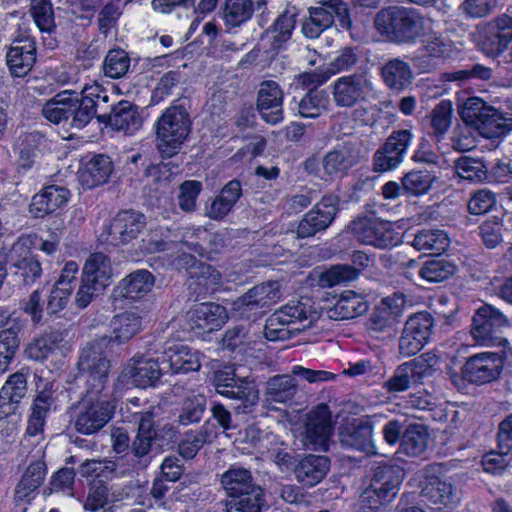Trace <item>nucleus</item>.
I'll return each mask as SVG.
<instances>
[{"instance_id":"nucleus-19","label":"nucleus","mask_w":512,"mask_h":512,"mask_svg":"<svg viewBox=\"0 0 512 512\" xmlns=\"http://www.w3.org/2000/svg\"><path fill=\"white\" fill-rule=\"evenodd\" d=\"M512 42V17L502 15L488 22L482 32L481 51L489 57L502 54Z\"/></svg>"},{"instance_id":"nucleus-59","label":"nucleus","mask_w":512,"mask_h":512,"mask_svg":"<svg viewBox=\"0 0 512 512\" xmlns=\"http://www.w3.org/2000/svg\"><path fill=\"white\" fill-rule=\"evenodd\" d=\"M455 170L459 178L469 181H482L486 178L484 164L475 158L463 156L455 163Z\"/></svg>"},{"instance_id":"nucleus-52","label":"nucleus","mask_w":512,"mask_h":512,"mask_svg":"<svg viewBox=\"0 0 512 512\" xmlns=\"http://www.w3.org/2000/svg\"><path fill=\"white\" fill-rule=\"evenodd\" d=\"M456 272L454 262L447 259H433L425 263L419 275L428 282H442Z\"/></svg>"},{"instance_id":"nucleus-9","label":"nucleus","mask_w":512,"mask_h":512,"mask_svg":"<svg viewBox=\"0 0 512 512\" xmlns=\"http://www.w3.org/2000/svg\"><path fill=\"white\" fill-rule=\"evenodd\" d=\"M508 324L507 317L491 305L480 307L472 320L470 334L479 346H495L508 343L498 335Z\"/></svg>"},{"instance_id":"nucleus-53","label":"nucleus","mask_w":512,"mask_h":512,"mask_svg":"<svg viewBox=\"0 0 512 512\" xmlns=\"http://www.w3.org/2000/svg\"><path fill=\"white\" fill-rule=\"evenodd\" d=\"M492 106L488 105L479 97H469L458 105V111L461 119L471 127H475L478 121L489 111Z\"/></svg>"},{"instance_id":"nucleus-38","label":"nucleus","mask_w":512,"mask_h":512,"mask_svg":"<svg viewBox=\"0 0 512 512\" xmlns=\"http://www.w3.org/2000/svg\"><path fill=\"white\" fill-rule=\"evenodd\" d=\"M82 278L105 290L112 281L110 259L103 253L91 254L84 264Z\"/></svg>"},{"instance_id":"nucleus-50","label":"nucleus","mask_w":512,"mask_h":512,"mask_svg":"<svg viewBox=\"0 0 512 512\" xmlns=\"http://www.w3.org/2000/svg\"><path fill=\"white\" fill-rule=\"evenodd\" d=\"M453 105L449 100L440 101L430 113V126L437 140L443 139L451 127Z\"/></svg>"},{"instance_id":"nucleus-2","label":"nucleus","mask_w":512,"mask_h":512,"mask_svg":"<svg viewBox=\"0 0 512 512\" xmlns=\"http://www.w3.org/2000/svg\"><path fill=\"white\" fill-rule=\"evenodd\" d=\"M374 22L379 33L397 43H414L425 35L429 24L417 10L399 6L382 9Z\"/></svg>"},{"instance_id":"nucleus-11","label":"nucleus","mask_w":512,"mask_h":512,"mask_svg":"<svg viewBox=\"0 0 512 512\" xmlns=\"http://www.w3.org/2000/svg\"><path fill=\"white\" fill-rule=\"evenodd\" d=\"M353 231L360 242L377 248H389L401 243V235L395 231L393 224L379 218H359L353 223Z\"/></svg>"},{"instance_id":"nucleus-46","label":"nucleus","mask_w":512,"mask_h":512,"mask_svg":"<svg viewBox=\"0 0 512 512\" xmlns=\"http://www.w3.org/2000/svg\"><path fill=\"white\" fill-rule=\"evenodd\" d=\"M357 162L356 157L349 149L333 150L323 159V168L330 177L345 175Z\"/></svg>"},{"instance_id":"nucleus-63","label":"nucleus","mask_w":512,"mask_h":512,"mask_svg":"<svg viewBox=\"0 0 512 512\" xmlns=\"http://www.w3.org/2000/svg\"><path fill=\"white\" fill-rule=\"evenodd\" d=\"M32 17L41 31H51L54 27L52 5L49 0H32Z\"/></svg>"},{"instance_id":"nucleus-40","label":"nucleus","mask_w":512,"mask_h":512,"mask_svg":"<svg viewBox=\"0 0 512 512\" xmlns=\"http://www.w3.org/2000/svg\"><path fill=\"white\" fill-rule=\"evenodd\" d=\"M109 124L114 130L134 134L142 126L137 107L128 101H120L109 116Z\"/></svg>"},{"instance_id":"nucleus-26","label":"nucleus","mask_w":512,"mask_h":512,"mask_svg":"<svg viewBox=\"0 0 512 512\" xmlns=\"http://www.w3.org/2000/svg\"><path fill=\"white\" fill-rule=\"evenodd\" d=\"M70 196V191L63 186H47L32 197L29 212L34 217H44L65 207Z\"/></svg>"},{"instance_id":"nucleus-56","label":"nucleus","mask_w":512,"mask_h":512,"mask_svg":"<svg viewBox=\"0 0 512 512\" xmlns=\"http://www.w3.org/2000/svg\"><path fill=\"white\" fill-rule=\"evenodd\" d=\"M154 437L152 416L147 413L140 420L138 434L132 445L133 453L138 457L147 455Z\"/></svg>"},{"instance_id":"nucleus-41","label":"nucleus","mask_w":512,"mask_h":512,"mask_svg":"<svg viewBox=\"0 0 512 512\" xmlns=\"http://www.w3.org/2000/svg\"><path fill=\"white\" fill-rule=\"evenodd\" d=\"M240 196V182L236 180L230 181L206 208V216L214 220L224 218L230 212Z\"/></svg>"},{"instance_id":"nucleus-64","label":"nucleus","mask_w":512,"mask_h":512,"mask_svg":"<svg viewBox=\"0 0 512 512\" xmlns=\"http://www.w3.org/2000/svg\"><path fill=\"white\" fill-rule=\"evenodd\" d=\"M202 190L201 182L187 180L179 187L178 204L181 210L191 212L196 207L197 198Z\"/></svg>"},{"instance_id":"nucleus-21","label":"nucleus","mask_w":512,"mask_h":512,"mask_svg":"<svg viewBox=\"0 0 512 512\" xmlns=\"http://www.w3.org/2000/svg\"><path fill=\"white\" fill-rule=\"evenodd\" d=\"M111 325L114 334L113 338L100 337L88 343L84 348L95 345L96 350L101 352V356L107 359L104 356V348L111 342L120 344L136 335L142 329V318L135 312H125L115 316Z\"/></svg>"},{"instance_id":"nucleus-36","label":"nucleus","mask_w":512,"mask_h":512,"mask_svg":"<svg viewBox=\"0 0 512 512\" xmlns=\"http://www.w3.org/2000/svg\"><path fill=\"white\" fill-rule=\"evenodd\" d=\"M329 467L327 457L308 455L295 466V477L299 483L311 487L322 481Z\"/></svg>"},{"instance_id":"nucleus-1","label":"nucleus","mask_w":512,"mask_h":512,"mask_svg":"<svg viewBox=\"0 0 512 512\" xmlns=\"http://www.w3.org/2000/svg\"><path fill=\"white\" fill-rule=\"evenodd\" d=\"M78 366L87 374L88 389L79 404L75 428L82 434L90 435L105 426L115 410L114 403L104 392L110 362L101 356L95 345H91L82 349Z\"/></svg>"},{"instance_id":"nucleus-25","label":"nucleus","mask_w":512,"mask_h":512,"mask_svg":"<svg viewBox=\"0 0 512 512\" xmlns=\"http://www.w3.org/2000/svg\"><path fill=\"white\" fill-rule=\"evenodd\" d=\"M77 93L64 90L48 100L42 109L43 116L54 124H59L71 118V125L78 128L76 123Z\"/></svg>"},{"instance_id":"nucleus-54","label":"nucleus","mask_w":512,"mask_h":512,"mask_svg":"<svg viewBox=\"0 0 512 512\" xmlns=\"http://www.w3.org/2000/svg\"><path fill=\"white\" fill-rule=\"evenodd\" d=\"M252 13L251 0H226L224 21L227 26L237 27L248 21Z\"/></svg>"},{"instance_id":"nucleus-32","label":"nucleus","mask_w":512,"mask_h":512,"mask_svg":"<svg viewBox=\"0 0 512 512\" xmlns=\"http://www.w3.org/2000/svg\"><path fill=\"white\" fill-rule=\"evenodd\" d=\"M45 473L44 464L41 462L32 463L27 467L15 487L14 501L17 505H27L36 497Z\"/></svg>"},{"instance_id":"nucleus-29","label":"nucleus","mask_w":512,"mask_h":512,"mask_svg":"<svg viewBox=\"0 0 512 512\" xmlns=\"http://www.w3.org/2000/svg\"><path fill=\"white\" fill-rule=\"evenodd\" d=\"M108 101L106 90L96 81L86 83L81 94L77 93L78 112L76 113V123L78 129L83 128L96 114V106L98 102Z\"/></svg>"},{"instance_id":"nucleus-8","label":"nucleus","mask_w":512,"mask_h":512,"mask_svg":"<svg viewBox=\"0 0 512 512\" xmlns=\"http://www.w3.org/2000/svg\"><path fill=\"white\" fill-rule=\"evenodd\" d=\"M162 355H135L122 370L118 382L129 388H147L155 386L161 376L166 373V366L161 364Z\"/></svg>"},{"instance_id":"nucleus-39","label":"nucleus","mask_w":512,"mask_h":512,"mask_svg":"<svg viewBox=\"0 0 512 512\" xmlns=\"http://www.w3.org/2000/svg\"><path fill=\"white\" fill-rule=\"evenodd\" d=\"M511 128V115L492 107L491 111L485 114L473 129L483 138L498 139L505 136Z\"/></svg>"},{"instance_id":"nucleus-3","label":"nucleus","mask_w":512,"mask_h":512,"mask_svg":"<svg viewBox=\"0 0 512 512\" xmlns=\"http://www.w3.org/2000/svg\"><path fill=\"white\" fill-rule=\"evenodd\" d=\"M308 299L290 302L276 310L267 320L264 333L269 341H284L310 328L320 313L313 309Z\"/></svg>"},{"instance_id":"nucleus-4","label":"nucleus","mask_w":512,"mask_h":512,"mask_svg":"<svg viewBox=\"0 0 512 512\" xmlns=\"http://www.w3.org/2000/svg\"><path fill=\"white\" fill-rule=\"evenodd\" d=\"M403 475L399 466L377 467L370 485L360 495L357 504L359 512H383L398 494Z\"/></svg>"},{"instance_id":"nucleus-30","label":"nucleus","mask_w":512,"mask_h":512,"mask_svg":"<svg viewBox=\"0 0 512 512\" xmlns=\"http://www.w3.org/2000/svg\"><path fill=\"white\" fill-rule=\"evenodd\" d=\"M35 60L36 47L30 38L14 41L7 53V64L16 77L25 76L33 67Z\"/></svg>"},{"instance_id":"nucleus-37","label":"nucleus","mask_w":512,"mask_h":512,"mask_svg":"<svg viewBox=\"0 0 512 512\" xmlns=\"http://www.w3.org/2000/svg\"><path fill=\"white\" fill-rule=\"evenodd\" d=\"M155 278L148 270H137L123 278L116 291L123 297L139 299L147 295L153 288Z\"/></svg>"},{"instance_id":"nucleus-22","label":"nucleus","mask_w":512,"mask_h":512,"mask_svg":"<svg viewBox=\"0 0 512 512\" xmlns=\"http://www.w3.org/2000/svg\"><path fill=\"white\" fill-rule=\"evenodd\" d=\"M257 108L261 118L269 124L275 125L283 120V92L275 81L261 83Z\"/></svg>"},{"instance_id":"nucleus-34","label":"nucleus","mask_w":512,"mask_h":512,"mask_svg":"<svg viewBox=\"0 0 512 512\" xmlns=\"http://www.w3.org/2000/svg\"><path fill=\"white\" fill-rule=\"evenodd\" d=\"M171 264L177 269H198V273L191 271V276H197L198 283L203 285L206 290L214 291L223 283L222 275L219 271L209 265H197L195 257L190 253L186 254L183 252L182 255L175 257Z\"/></svg>"},{"instance_id":"nucleus-14","label":"nucleus","mask_w":512,"mask_h":512,"mask_svg":"<svg viewBox=\"0 0 512 512\" xmlns=\"http://www.w3.org/2000/svg\"><path fill=\"white\" fill-rule=\"evenodd\" d=\"M281 285L278 281H268L255 285L232 303V309L240 316L258 309H267L282 298Z\"/></svg>"},{"instance_id":"nucleus-58","label":"nucleus","mask_w":512,"mask_h":512,"mask_svg":"<svg viewBox=\"0 0 512 512\" xmlns=\"http://www.w3.org/2000/svg\"><path fill=\"white\" fill-rule=\"evenodd\" d=\"M129 66L130 59L125 51L111 50L105 57L103 72L110 78H120L127 73Z\"/></svg>"},{"instance_id":"nucleus-55","label":"nucleus","mask_w":512,"mask_h":512,"mask_svg":"<svg viewBox=\"0 0 512 512\" xmlns=\"http://www.w3.org/2000/svg\"><path fill=\"white\" fill-rule=\"evenodd\" d=\"M294 388L295 383L291 376L278 375L268 381L266 395L271 401L283 403L293 396Z\"/></svg>"},{"instance_id":"nucleus-5","label":"nucleus","mask_w":512,"mask_h":512,"mask_svg":"<svg viewBox=\"0 0 512 512\" xmlns=\"http://www.w3.org/2000/svg\"><path fill=\"white\" fill-rule=\"evenodd\" d=\"M156 145L164 157L176 155L191 131V120L181 105L167 107L155 124Z\"/></svg>"},{"instance_id":"nucleus-61","label":"nucleus","mask_w":512,"mask_h":512,"mask_svg":"<svg viewBox=\"0 0 512 512\" xmlns=\"http://www.w3.org/2000/svg\"><path fill=\"white\" fill-rule=\"evenodd\" d=\"M357 278L356 267L349 265H335L324 271L320 276V284L332 287Z\"/></svg>"},{"instance_id":"nucleus-12","label":"nucleus","mask_w":512,"mask_h":512,"mask_svg":"<svg viewBox=\"0 0 512 512\" xmlns=\"http://www.w3.org/2000/svg\"><path fill=\"white\" fill-rule=\"evenodd\" d=\"M332 435L331 415L326 405H318L306 415L301 441L307 449L327 450Z\"/></svg>"},{"instance_id":"nucleus-49","label":"nucleus","mask_w":512,"mask_h":512,"mask_svg":"<svg viewBox=\"0 0 512 512\" xmlns=\"http://www.w3.org/2000/svg\"><path fill=\"white\" fill-rule=\"evenodd\" d=\"M422 495L436 505L447 506L454 502L451 484L438 477H431L427 480L422 488Z\"/></svg>"},{"instance_id":"nucleus-24","label":"nucleus","mask_w":512,"mask_h":512,"mask_svg":"<svg viewBox=\"0 0 512 512\" xmlns=\"http://www.w3.org/2000/svg\"><path fill=\"white\" fill-rule=\"evenodd\" d=\"M201 360L202 355L198 350L176 343L164 351L161 364L166 366V372L187 373L199 370Z\"/></svg>"},{"instance_id":"nucleus-60","label":"nucleus","mask_w":512,"mask_h":512,"mask_svg":"<svg viewBox=\"0 0 512 512\" xmlns=\"http://www.w3.org/2000/svg\"><path fill=\"white\" fill-rule=\"evenodd\" d=\"M433 326L432 318L427 313H417L411 316L405 323L404 331L417 337L422 343L427 344Z\"/></svg>"},{"instance_id":"nucleus-43","label":"nucleus","mask_w":512,"mask_h":512,"mask_svg":"<svg viewBox=\"0 0 512 512\" xmlns=\"http://www.w3.org/2000/svg\"><path fill=\"white\" fill-rule=\"evenodd\" d=\"M450 244L447 233L440 229H423L419 231L412 242L418 251L439 254L444 252Z\"/></svg>"},{"instance_id":"nucleus-27","label":"nucleus","mask_w":512,"mask_h":512,"mask_svg":"<svg viewBox=\"0 0 512 512\" xmlns=\"http://www.w3.org/2000/svg\"><path fill=\"white\" fill-rule=\"evenodd\" d=\"M498 447L499 453L492 451L482 458V466L487 473L498 474L508 466L506 455L512 450V414L499 426Z\"/></svg>"},{"instance_id":"nucleus-48","label":"nucleus","mask_w":512,"mask_h":512,"mask_svg":"<svg viewBox=\"0 0 512 512\" xmlns=\"http://www.w3.org/2000/svg\"><path fill=\"white\" fill-rule=\"evenodd\" d=\"M329 98L323 90L311 89L297 103L298 113L305 118H317L327 111Z\"/></svg>"},{"instance_id":"nucleus-28","label":"nucleus","mask_w":512,"mask_h":512,"mask_svg":"<svg viewBox=\"0 0 512 512\" xmlns=\"http://www.w3.org/2000/svg\"><path fill=\"white\" fill-rule=\"evenodd\" d=\"M192 327L204 332L220 329L227 321L228 314L225 307L216 303H200L189 311Z\"/></svg>"},{"instance_id":"nucleus-33","label":"nucleus","mask_w":512,"mask_h":512,"mask_svg":"<svg viewBox=\"0 0 512 512\" xmlns=\"http://www.w3.org/2000/svg\"><path fill=\"white\" fill-rule=\"evenodd\" d=\"M112 171L111 159L105 155H96L81 166L78 179L83 188L90 189L106 183Z\"/></svg>"},{"instance_id":"nucleus-23","label":"nucleus","mask_w":512,"mask_h":512,"mask_svg":"<svg viewBox=\"0 0 512 512\" xmlns=\"http://www.w3.org/2000/svg\"><path fill=\"white\" fill-rule=\"evenodd\" d=\"M145 224V217L141 213L121 212L112 221L107 229V237L104 239L112 245L129 243L136 238Z\"/></svg>"},{"instance_id":"nucleus-51","label":"nucleus","mask_w":512,"mask_h":512,"mask_svg":"<svg viewBox=\"0 0 512 512\" xmlns=\"http://www.w3.org/2000/svg\"><path fill=\"white\" fill-rule=\"evenodd\" d=\"M435 177L426 170H412L402 178V187L408 195L422 196L429 192Z\"/></svg>"},{"instance_id":"nucleus-20","label":"nucleus","mask_w":512,"mask_h":512,"mask_svg":"<svg viewBox=\"0 0 512 512\" xmlns=\"http://www.w3.org/2000/svg\"><path fill=\"white\" fill-rule=\"evenodd\" d=\"M412 140L409 130L393 133L374 155V170L387 172L397 168L403 161L404 155Z\"/></svg>"},{"instance_id":"nucleus-15","label":"nucleus","mask_w":512,"mask_h":512,"mask_svg":"<svg viewBox=\"0 0 512 512\" xmlns=\"http://www.w3.org/2000/svg\"><path fill=\"white\" fill-rule=\"evenodd\" d=\"M213 383L219 394L242 400L245 408L255 405L258 401V390L254 383L247 378L236 381L235 372L231 366L217 370L214 373Z\"/></svg>"},{"instance_id":"nucleus-16","label":"nucleus","mask_w":512,"mask_h":512,"mask_svg":"<svg viewBox=\"0 0 512 512\" xmlns=\"http://www.w3.org/2000/svg\"><path fill=\"white\" fill-rule=\"evenodd\" d=\"M71 351V345L61 333L51 332L34 338L26 347L25 355L34 361L60 362Z\"/></svg>"},{"instance_id":"nucleus-31","label":"nucleus","mask_w":512,"mask_h":512,"mask_svg":"<svg viewBox=\"0 0 512 512\" xmlns=\"http://www.w3.org/2000/svg\"><path fill=\"white\" fill-rule=\"evenodd\" d=\"M368 308V301L363 294L347 290L338 296L327 314L334 320L352 319L364 314Z\"/></svg>"},{"instance_id":"nucleus-47","label":"nucleus","mask_w":512,"mask_h":512,"mask_svg":"<svg viewBox=\"0 0 512 512\" xmlns=\"http://www.w3.org/2000/svg\"><path fill=\"white\" fill-rule=\"evenodd\" d=\"M428 446V432L421 424L408 426L401 440V450L409 456L422 455Z\"/></svg>"},{"instance_id":"nucleus-13","label":"nucleus","mask_w":512,"mask_h":512,"mask_svg":"<svg viewBox=\"0 0 512 512\" xmlns=\"http://www.w3.org/2000/svg\"><path fill=\"white\" fill-rule=\"evenodd\" d=\"M338 197L332 194L325 195L308 211L297 225L298 238L312 237L316 233L326 230L333 222L338 212Z\"/></svg>"},{"instance_id":"nucleus-10","label":"nucleus","mask_w":512,"mask_h":512,"mask_svg":"<svg viewBox=\"0 0 512 512\" xmlns=\"http://www.w3.org/2000/svg\"><path fill=\"white\" fill-rule=\"evenodd\" d=\"M169 233L170 231L163 227L151 229L146 237L142 239L141 254L146 255L166 251L173 249L175 246L179 251H183L186 248L200 257H207L208 259L212 258L210 252H207L200 244L192 241L194 236H198L199 234L207 235V232L200 227L187 229L183 234V239L180 244H174L172 241H165L164 238H167Z\"/></svg>"},{"instance_id":"nucleus-17","label":"nucleus","mask_w":512,"mask_h":512,"mask_svg":"<svg viewBox=\"0 0 512 512\" xmlns=\"http://www.w3.org/2000/svg\"><path fill=\"white\" fill-rule=\"evenodd\" d=\"M504 367V358L491 351L470 356L463 365L468 380L475 384H485L497 379Z\"/></svg>"},{"instance_id":"nucleus-45","label":"nucleus","mask_w":512,"mask_h":512,"mask_svg":"<svg viewBox=\"0 0 512 512\" xmlns=\"http://www.w3.org/2000/svg\"><path fill=\"white\" fill-rule=\"evenodd\" d=\"M264 493L258 487L230 497L226 502L227 512H260L264 506Z\"/></svg>"},{"instance_id":"nucleus-57","label":"nucleus","mask_w":512,"mask_h":512,"mask_svg":"<svg viewBox=\"0 0 512 512\" xmlns=\"http://www.w3.org/2000/svg\"><path fill=\"white\" fill-rule=\"evenodd\" d=\"M408 367L412 379L414 381H421L426 377L432 376L438 365V358L435 354L424 353L421 356L404 363Z\"/></svg>"},{"instance_id":"nucleus-6","label":"nucleus","mask_w":512,"mask_h":512,"mask_svg":"<svg viewBox=\"0 0 512 512\" xmlns=\"http://www.w3.org/2000/svg\"><path fill=\"white\" fill-rule=\"evenodd\" d=\"M335 22L343 29L351 26L347 4L342 0H328L319 7L309 8V18L302 24V32L307 38H317Z\"/></svg>"},{"instance_id":"nucleus-35","label":"nucleus","mask_w":512,"mask_h":512,"mask_svg":"<svg viewBox=\"0 0 512 512\" xmlns=\"http://www.w3.org/2000/svg\"><path fill=\"white\" fill-rule=\"evenodd\" d=\"M341 444L360 451L373 450L372 425L368 420L353 419L339 434Z\"/></svg>"},{"instance_id":"nucleus-42","label":"nucleus","mask_w":512,"mask_h":512,"mask_svg":"<svg viewBox=\"0 0 512 512\" xmlns=\"http://www.w3.org/2000/svg\"><path fill=\"white\" fill-rule=\"evenodd\" d=\"M382 77L388 87L400 91L411 84L413 73L408 63L395 58L384 65Z\"/></svg>"},{"instance_id":"nucleus-7","label":"nucleus","mask_w":512,"mask_h":512,"mask_svg":"<svg viewBox=\"0 0 512 512\" xmlns=\"http://www.w3.org/2000/svg\"><path fill=\"white\" fill-rule=\"evenodd\" d=\"M461 51L460 42L433 33L425 36L422 47L414 53L411 60L421 72H429L441 61L457 59Z\"/></svg>"},{"instance_id":"nucleus-44","label":"nucleus","mask_w":512,"mask_h":512,"mask_svg":"<svg viewBox=\"0 0 512 512\" xmlns=\"http://www.w3.org/2000/svg\"><path fill=\"white\" fill-rule=\"evenodd\" d=\"M221 484L229 497L258 488L252 482V475L248 469L232 466L221 477Z\"/></svg>"},{"instance_id":"nucleus-18","label":"nucleus","mask_w":512,"mask_h":512,"mask_svg":"<svg viewBox=\"0 0 512 512\" xmlns=\"http://www.w3.org/2000/svg\"><path fill=\"white\" fill-rule=\"evenodd\" d=\"M333 100L337 106L352 107L374 92L372 83L363 76H342L333 82Z\"/></svg>"},{"instance_id":"nucleus-62","label":"nucleus","mask_w":512,"mask_h":512,"mask_svg":"<svg viewBox=\"0 0 512 512\" xmlns=\"http://www.w3.org/2000/svg\"><path fill=\"white\" fill-rule=\"evenodd\" d=\"M20 340L17 333L7 329L0 332V372H4L13 359Z\"/></svg>"}]
</instances>
